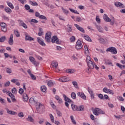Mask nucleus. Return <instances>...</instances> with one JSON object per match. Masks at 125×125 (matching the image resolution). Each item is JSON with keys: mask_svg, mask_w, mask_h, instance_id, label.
<instances>
[{"mask_svg": "<svg viewBox=\"0 0 125 125\" xmlns=\"http://www.w3.org/2000/svg\"><path fill=\"white\" fill-rule=\"evenodd\" d=\"M52 33L50 31H48L45 34V40L47 42H52V43H54L55 42L57 43V44H60L61 42L59 41V39L57 37V36H54L51 38Z\"/></svg>", "mask_w": 125, "mask_h": 125, "instance_id": "nucleus-1", "label": "nucleus"}, {"mask_svg": "<svg viewBox=\"0 0 125 125\" xmlns=\"http://www.w3.org/2000/svg\"><path fill=\"white\" fill-rule=\"evenodd\" d=\"M94 115L95 116H99L100 114L102 115H105V111L100 109L99 108L96 107L93 111Z\"/></svg>", "mask_w": 125, "mask_h": 125, "instance_id": "nucleus-2", "label": "nucleus"}, {"mask_svg": "<svg viewBox=\"0 0 125 125\" xmlns=\"http://www.w3.org/2000/svg\"><path fill=\"white\" fill-rule=\"evenodd\" d=\"M75 48L77 50H79V49H82V48H83V42L81 41L80 40H78L76 42Z\"/></svg>", "mask_w": 125, "mask_h": 125, "instance_id": "nucleus-3", "label": "nucleus"}, {"mask_svg": "<svg viewBox=\"0 0 125 125\" xmlns=\"http://www.w3.org/2000/svg\"><path fill=\"white\" fill-rule=\"evenodd\" d=\"M106 51L108 52V51L109 52H111V53H113V54H117L118 53V51H117V49L114 47H110L106 49Z\"/></svg>", "mask_w": 125, "mask_h": 125, "instance_id": "nucleus-4", "label": "nucleus"}, {"mask_svg": "<svg viewBox=\"0 0 125 125\" xmlns=\"http://www.w3.org/2000/svg\"><path fill=\"white\" fill-rule=\"evenodd\" d=\"M29 60L30 62H32V64L36 67L40 65V63L36 61L35 58L32 56L29 57Z\"/></svg>", "mask_w": 125, "mask_h": 125, "instance_id": "nucleus-5", "label": "nucleus"}, {"mask_svg": "<svg viewBox=\"0 0 125 125\" xmlns=\"http://www.w3.org/2000/svg\"><path fill=\"white\" fill-rule=\"evenodd\" d=\"M77 95L79 97H81L83 100H86V96L83 92H78L77 93Z\"/></svg>", "mask_w": 125, "mask_h": 125, "instance_id": "nucleus-6", "label": "nucleus"}, {"mask_svg": "<svg viewBox=\"0 0 125 125\" xmlns=\"http://www.w3.org/2000/svg\"><path fill=\"white\" fill-rule=\"evenodd\" d=\"M7 93H8V95L11 97L12 102H16V99H15L14 95L11 93L10 91H8Z\"/></svg>", "mask_w": 125, "mask_h": 125, "instance_id": "nucleus-7", "label": "nucleus"}, {"mask_svg": "<svg viewBox=\"0 0 125 125\" xmlns=\"http://www.w3.org/2000/svg\"><path fill=\"white\" fill-rule=\"evenodd\" d=\"M87 66L88 67V68H89V69H94V64H95V63H93V62H92V61H89V62H87Z\"/></svg>", "mask_w": 125, "mask_h": 125, "instance_id": "nucleus-8", "label": "nucleus"}, {"mask_svg": "<svg viewBox=\"0 0 125 125\" xmlns=\"http://www.w3.org/2000/svg\"><path fill=\"white\" fill-rule=\"evenodd\" d=\"M114 5H115L116 7H121L122 8H125V5H124V4L120 2H115L114 3Z\"/></svg>", "mask_w": 125, "mask_h": 125, "instance_id": "nucleus-9", "label": "nucleus"}, {"mask_svg": "<svg viewBox=\"0 0 125 125\" xmlns=\"http://www.w3.org/2000/svg\"><path fill=\"white\" fill-rule=\"evenodd\" d=\"M37 41L39 44L42 46H45L46 45L45 43H44V42L42 39H41V38L40 37L37 38Z\"/></svg>", "mask_w": 125, "mask_h": 125, "instance_id": "nucleus-10", "label": "nucleus"}, {"mask_svg": "<svg viewBox=\"0 0 125 125\" xmlns=\"http://www.w3.org/2000/svg\"><path fill=\"white\" fill-rule=\"evenodd\" d=\"M62 96L64 99V101H65V102H68V103H73V101H72L71 99H70V98H68L67 97V96H66V95L65 94H63Z\"/></svg>", "mask_w": 125, "mask_h": 125, "instance_id": "nucleus-11", "label": "nucleus"}, {"mask_svg": "<svg viewBox=\"0 0 125 125\" xmlns=\"http://www.w3.org/2000/svg\"><path fill=\"white\" fill-rule=\"evenodd\" d=\"M59 82L61 83H66V82H69L68 78L66 76H63L62 77L60 78L59 79Z\"/></svg>", "mask_w": 125, "mask_h": 125, "instance_id": "nucleus-12", "label": "nucleus"}, {"mask_svg": "<svg viewBox=\"0 0 125 125\" xmlns=\"http://www.w3.org/2000/svg\"><path fill=\"white\" fill-rule=\"evenodd\" d=\"M75 27L77 29V30H79V31H80V32H82V33H85L84 29H83V28L80 26V25L77 24H74Z\"/></svg>", "mask_w": 125, "mask_h": 125, "instance_id": "nucleus-13", "label": "nucleus"}, {"mask_svg": "<svg viewBox=\"0 0 125 125\" xmlns=\"http://www.w3.org/2000/svg\"><path fill=\"white\" fill-rule=\"evenodd\" d=\"M8 43L10 45H13V43H14L13 41V34H11L8 40Z\"/></svg>", "mask_w": 125, "mask_h": 125, "instance_id": "nucleus-14", "label": "nucleus"}, {"mask_svg": "<svg viewBox=\"0 0 125 125\" xmlns=\"http://www.w3.org/2000/svg\"><path fill=\"white\" fill-rule=\"evenodd\" d=\"M55 99H56V100H57L58 103L59 104H62V103H63V100L62 99V98H60L58 95H56L55 96Z\"/></svg>", "mask_w": 125, "mask_h": 125, "instance_id": "nucleus-15", "label": "nucleus"}, {"mask_svg": "<svg viewBox=\"0 0 125 125\" xmlns=\"http://www.w3.org/2000/svg\"><path fill=\"white\" fill-rule=\"evenodd\" d=\"M7 114L9 115H13V116H15V115H17V112L15 111H13L12 110H9L8 108L6 109Z\"/></svg>", "mask_w": 125, "mask_h": 125, "instance_id": "nucleus-16", "label": "nucleus"}, {"mask_svg": "<svg viewBox=\"0 0 125 125\" xmlns=\"http://www.w3.org/2000/svg\"><path fill=\"white\" fill-rule=\"evenodd\" d=\"M22 99L24 102H27L29 100V97L26 93H23L22 95Z\"/></svg>", "mask_w": 125, "mask_h": 125, "instance_id": "nucleus-17", "label": "nucleus"}, {"mask_svg": "<svg viewBox=\"0 0 125 125\" xmlns=\"http://www.w3.org/2000/svg\"><path fill=\"white\" fill-rule=\"evenodd\" d=\"M104 20L105 22H111V19L108 17V16L106 14L104 15Z\"/></svg>", "mask_w": 125, "mask_h": 125, "instance_id": "nucleus-18", "label": "nucleus"}, {"mask_svg": "<svg viewBox=\"0 0 125 125\" xmlns=\"http://www.w3.org/2000/svg\"><path fill=\"white\" fill-rule=\"evenodd\" d=\"M20 24L21 26L23 27L24 29H27V28H28V26H27L26 23H25L24 21H23L22 20H20Z\"/></svg>", "mask_w": 125, "mask_h": 125, "instance_id": "nucleus-19", "label": "nucleus"}, {"mask_svg": "<svg viewBox=\"0 0 125 125\" xmlns=\"http://www.w3.org/2000/svg\"><path fill=\"white\" fill-rule=\"evenodd\" d=\"M25 40L29 41V42H32V41H35V39L33 38L29 35H25Z\"/></svg>", "mask_w": 125, "mask_h": 125, "instance_id": "nucleus-20", "label": "nucleus"}, {"mask_svg": "<svg viewBox=\"0 0 125 125\" xmlns=\"http://www.w3.org/2000/svg\"><path fill=\"white\" fill-rule=\"evenodd\" d=\"M38 106L36 107V110L37 112H39L40 111L41 108H44V106H43V105H42V104L41 103H38Z\"/></svg>", "mask_w": 125, "mask_h": 125, "instance_id": "nucleus-21", "label": "nucleus"}, {"mask_svg": "<svg viewBox=\"0 0 125 125\" xmlns=\"http://www.w3.org/2000/svg\"><path fill=\"white\" fill-rule=\"evenodd\" d=\"M71 106L73 111L78 110V105L71 104Z\"/></svg>", "mask_w": 125, "mask_h": 125, "instance_id": "nucleus-22", "label": "nucleus"}, {"mask_svg": "<svg viewBox=\"0 0 125 125\" xmlns=\"http://www.w3.org/2000/svg\"><path fill=\"white\" fill-rule=\"evenodd\" d=\"M51 65L52 67H54V68H57V67H58V62L56 61H53L52 62Z\"/></svg>", "mask_w": 125, "mask_h": 125, "instance_id": "nucleus-23", "label": "nucleus"}, {"mask_svg": "<svg viewBox=\"0 0 125 125\" xmlns=\"http://www.w3.org/2000/svg\"><path fill=\"white\" fill-rule=\"evenodd\" d=\"M29 103H30V104H37V103H38L36 102V101H35V99H34V98L31 97L29 99Z\"/></svg>", "mask_w": 125, "mask_h": 125, "instance_id": "nucleus-24", "label": "nucleus"}, {"mask_svg": "<svg viewBox=\"0 0 125 125\" xmlns=\"http://www.w3.org/2000/svg\"><path fill=\"white\" fill-rule=\"evenodd\" d=\"M26 121L30 122L31 123H34V119L31 116L29 115L28 118H26Z\"/></svg>", "mask_w": 125, "mask_h": 125, "instance_id": "nucleus-25", "label": "nucleus"}, {"mask_svg": "<svg viewBox=\"0 0 125 125\" xmlns=\"http://www.w3.org/2000/svg\"><path fill=\"white\" fill-rule=\"evenodd\" d=\"M67 32L68 33H70V32H72L73 31V29L72 28V25L70 24H67Z\"/></svg>", "mask_w": 125, "mask_h": 125, "instance_id": "nucleus-26", "label": "nucleus"}, {"mask_svg": "<svg viewBox=\"0 0 125 125\" xmlns=\"http://www.w3.org/2000/svg\"><path fill=\"white\" fill-rule=\"evenodd\" d=\"M34 23H39V21H38L36 19H32L30 21V24L31 25H32V26H34Z\"/></svg>", "mask_w": 125, "mask_h": 125, "instance_id": "nucleus-27", "label": "nucleus"}, {"mask_svg": "<svg viewBox=\"0 0 125 125\" xmlns=\"http://www.w3.org/2000/svg\"><path fill=\"white\" fill-rule=\"evenodd\" d=\"M84 39L86 41H87V42H92V40H91V39H90V37H89V36H88V35L84 36Z\"/></svg>", "mask_w": 125, "mask_h": 125, "instance_id": "nucleus-28", "label": "nucleus"}, {"mask_svg": "<svg viewBox=\"0 0 125 125\" xmlns=\"http://www.w3.org/2000/svg\"><path fill=\"white\" fill-rule=\"evenodd\" d=\"M46 86H45V85H42L41 87V90L42 92H45L46 91Z\"/></svg>", "mask_w": 125, "mask_h": 125, "instance_id": "nucleus-29", "label": "nucleus"}, {"mask_svg": "<svg viewBox=\"0 0 125 125\" xmlns=\"http://www.w3.org/2000/svg\"><path fill=\"white\" fill-rule=\"evenodd\" d=\"M84 108L83 105H80L77 107V111L79 112H81V111H83Z\"/></svg>", "mask_w": 125, "mask_h": 125, "instance_id": "nucleus-30", "label": "nucleus"}, {"mask_svg": "<svg viewBox=\"0 0 125 125\" xmlns=\"http://www.w3.org/2000/svg\"><path fill=\"white\" fill-rule=\"evenodd\" d=\"M96 27L97 29H98V30L100 33H103V30H102V27H101V26H99L98 25H96Z\"/></svg>", "mask_w": 125, "mask_h": 125, "instance_id": "nucleus-31", "label": "nucleus"}, {"mask_svg": "<svg viewBox=\"0 0 125 125\" xmlns=\"http://www.w3.org/2000/svg\"><path fill=\"white\" fill-rule=\"evenodd\" d=\"M29 3L33 6H38V3L36 2H33L32 0H29Z\"/></svg>", "mask_w": 125, "mask_h": 125, "instance_id": "nucleus-32", "label": "nucleus"}, {"mask_svg": "<svg viewBox=\"0 0 125 125\" xmlns=\"http://www.w3.org/2000/svg\"><path fill=\"white\" fill-rule=\"evenodd\" d=\"M70 119L73 125H77V122H76V121L74 119V116H73V115L70 116Z\"/></svg>", "mask_w": 125, "mask_h": 125, "instance_id": "nucleus-33", "label": "nucleus"}, {"mask_svg": "<svg viewBox=\"0 0 125 125\" xmlns=\"http://www.w3.org/2000/svg\"><path fill=\"white\" fill-rule=\"evenodd\" d=\"M5 11L7 13H8L9 14H10V13L12 12V11L9 7H7V8H5Z\"/></svg>", "mask_w": 125, "mask_h": 125, "instance_id": "nucleus-34", "label": "nucleus"}, {"mask_svg": "<svg viewBox=\"0 0 125 125\" xmlns=\"http://www.w3.org/2000/svg\"><path fill=\"white\" fill-rule=\"evenodd\" d=\"M6 40L5 36H2L0 38V42H3Z\"/></svg>", "mask_w": 125, "mask_h": 125, "instance_id": "nucleus-35", "label": "nucleus"}, {"mask_svg": "<svg viewBox=\"0 0 125 125\" xmlns=\"http://www.w3.org/2000/svg\"><path fill=\"white\" fill-rule=\"evenodd\" d=\"M39 32L38 33V36H39V37H41V36L42 35V34H43V32H42V28H39Z\"/></svg>", "mask_w": 125, "mask_h": 125, "instance_id": "nucleus-36", "label": "nucleus"}, {"mask_svg": "<svg viewBox=\"0 0 125 125\" xmlns=\"http://www.w3.org/2000/svg\"><path fill=\"white\" fill-rule=\"evenodd\" d=\"M70 41L71 42H74L76 41V37L75 36H72L70 38Z\"/></svg>", "mask_w": 125, "mask_h": 125, "instance_id": "nucleus-37", "label": "nucleus"}, {"mask_svg": "<svg viewBox=\"0 0 125 125\" xmlns=\"http://www.w3.org/2000/svg\"><path fill=\"white\" fill-rule=\"evenodd\" d=\"M71 98L72 99H76L77 98V96L76 95V93L75 92H72L71 93Z\"/></svg>", "mask_w": 125, "mask_h": 125, "instance_id": "nucleus-38", "label": "nucleus"}, {"mask_svg": "<svg viewBox=\"0 0 125 125\" xmlns=\"http://www.w3.org/2000/svg\"><path fill=\"white\" fill-rule=\"evenodd\" d=\"M1 30L3 33H6V32H7V27H6V26L5 27H1Z\"/></svg>", "mask_w": 125, "mask_h": 125, "instance_id": "nucleus-39", "label": "nucleus"}, {"mask_svg": "<svg viewBox=\"0 0 125 125\" xmlns=\"http://www.w3.org/2000/svg\"><path fill=\"white\" fill-rule=\"evenodd\" d=\"M39 19H42L43 20H47V18H46V17L42 15L39 16Z\"/></svg>", "mask_w": 125, "mask_h": 125, "instance_id": "nucleus-40", "label": "nucleus"}, {"mask_svg": "<svg viewBox=\"0 0 125 125\" xmlns=\"http://www.w3.org/2000/svg\"><path fill=\"white\" fill-rule=\"evenodd\" d=\"M49 117H50V119L52 123H54V117L52 114H49Z\"/></svg>", "mask_w": 125, "mask_h": 125, "instance_id": "nucleus-41", "label": "nucleus"}, {"mask_svg": "<svg viewBox=\"0 0 125 125\" xmlns=\"http://www.w3.org/2000/svg\"><path fill=\"white\" fill-rule=\"evenodd\" d=\"M72 84L76 88H78V83L76 81L72 82Z\"/></svg>", "mask_w": 125, "mask_h": 125, "instance_id": "nucleus-42", "label": "nucleus"}, {"mask_svg": "<svg viewBox=\"0 0 125 125\" xmlns=\"http://www.w3.org/2000/svg\"><path fill=\"white\" fill-rule=\"evenodd\" d=\"M6 71L8 74H11V73H12V70H11V68H6Z\"/></svg>", "mask_w": 125, "mask_h": 125, "instance_id": "nucleus-43", "label": "nucleus"}, {"mask_svg": "<svg viewBox=\"0 0 125 125\" xmlns=\"http://www.w3.org/2000/svg\"><path fill=\"white\" fill-rule=\"evenodd\" d=\"M14 34L17 38H19V37H20V34H19L18 31L15 30Z\"/></svg>", "mask_w": 125, "mask_h": 125, "instance_id": "nucleus-44", "label": "nucleus"}, {"mask_svg": "<svg viewBox=\"0 0 125 125\" xmlns=\"http://www.w3.org/2000/svg\"><path fill=\"white\" fill-rule=\"evenodd\" d=\"M66 72L68 74H73V73H74V70L73 69H67Z\"/></svg>", "mask_w": 125, "mask_h": 125, "instance_id": "nucleus-45", "label": "nucleus"}, {"mask_svg": "<svg viewBox=\"0 0 125 125\" xmlns=\"http://www.w3.org/2000/svg\"><path fill=\"white\" fill-rule=\"evenodd\" d=\"M62 10H63V12L64 13H65V14H68V13H69V11L64 9V8H63V7H61Z\"/></svg>", "mask_w": 125, "mask_h": 125, "instance_id": "nucleus-46", "label": "nucleus"}, {"mask_svg": "<svg viewBox=\"0 0 125 125\" xmlns=\"http://www.w3.org/2000/svg\"><path fill=\"white\" fill-rule=\"evenodd\" d=\"M0 25L1 27V28H4L6 27V23L4 22H1L0 23Z\"/></svg>", "mask_w": 125, "mask_h": 125, "instance_id": "nucleus-47", "label": "nucleus"}, {"mask_svg": "<svg viewBox=\"0 0 125 125\" xmlns=\"http://www.w3.org/2000/svg\"><path fill=\"white\" fill-rule=\"evenodd\" d=\"M19 93H20V94H21V95H22V94L24 93V89L21 88H20L19 90Z\"/></svg>", "mask_w": 125, "mask_h": 125, "instance_id": "nucleus-48", "label": "nucleus"}, {"mask_svg": "<svg viewBox=\"0 0 125 125\" xmlns=\"http://www.w3.org/2000/svg\"><path fill=\"white\" fill-rule=\"evenodd\" d=\"M7 4L8 6H9V7H10V8H11L12 9H13V8H14L13 4H12V3H11V2H7Z\"/></svg>", "mask_w": 125, "mask_h": 125, "instance_id": "nucleus-49", "label": "nucleus"}, {"mask_svg": "<svg viewBox=\"0 0 125 125\" xmlns=\"http://www.w3.org/2000/svg\"><path fill=\"white\" fill-rule=\"evenodd\" d=\"M47 84L48 86H51L52 84H53V83L52 82V81L50 80L48 82Z\"/></svg>", "mask_w": 125, "mask_h": 125, "instance_id": "nucleus-50", "label": "nucleus"}, {"mask_svg": "<svg viewBox=\"0 0 125 125\" xmlns=\"http://www.w3.org/2000/svg\"><path fill=\"white\" fill-rule=\"evenodd\" d=\"M103 90L104 92H105V93H108L109 91V89H107V87H104Z\"/></svg>", "mask_w": 125, "mask_h": 125, "instance_id": "nucleus-51", "label": "nucleus"}, {"mask_svg": "<svg viewBox=\"0 0 125 125\" xmlns=\"http://www.w3.org/2000/svg\"><path fill=\"white\" fill-rule=\"evenodd\" d=\"M109 22H110V25H112V26L115 24V19H114V17H113V19H112Z\"/></svg>", "mask_w": 125, "mask_h": 125, "instance_id": "nucleus-52", "label": "nucleus"}, {"mask_svg": "<svg viewBox=\"0 0 125 125\" xmlns=\"http://www.w3.org/2000/svg\"><path fill=\"white\" fill-rule=\"evenodd\" d=\"M5 87H7V86H9L10 85V82L9 81L5 83H4Z\"/></svg>", "mask_w": 125, "mask_h": 125, "instance_id": "nucleus-53", "label": "nucleus"}, {"mask_svg": "<svg viewBox=\"0 0 125 125\" xmlns=\"http://www.w3.org/2000/svg\"><path fill=\"white\" fill-rule=\"evenodd\" d=\"M98 97L101 100H104V96H103V95L102 94H99L98 95Z\"/></svg>", "mask_w": 125, "mask_h": 125, "instance_id": "nucleus-54", "label": "nucleus"}, {"mask_svg": "<svg viewBox=\"0 0 125 125\" xmlns=\"http://www.w3.org/2000/svg\"><path fill=\"white\" fill-rule=\"evenodd\" d=\"M117 99H118V100H119V101H124L125 99H124V98H123V97L122 96H119L117 97Z\"/></svg>", "mask_w": 125, "mask_h": 125, "instance_id": "nucleus-55", "label": "nucleus"}, {"mask_svg": "<svg viewBox=\"0 0 125 125\" xmlns=\"http://www.w3.org/2000/svg\"><path fill=\"white\" fill-rule=\"evenodd\" d=\"M100 42H101V43H105V40H104V39L103 38H100L99 39Z\"/></svg>", "mask_w": 125, "mask_h": 125, "instance_id": "nucleus-56", "label": "nucleus"}, {"mask_svg": "<svg viewBox=\"0 0 125 125\" xmlns=\"http://www.w3.org/2000/svg\"><path fill=\"white\" fill-rule=\"evenodd\" d=\"M18 116L20 118H23L24 117V114L23 112H20L18 113Z\"/></svg>", "mask_w": 125, "mask_h": 125, "instance_id": "nucleus-57", "label": "nucleus"}, {"mask_svg": "<svg viewBox=\"0 0 125 125\" xmlns=\"http://www.w3.org/2000/svg\"><path fill=\"white\" fill-rule=\"evenodd\" d=\"M81 20H82V18H81V17H76V21H77V22H81Z\"/></svg>", "mask_w": 125, "mask_h": 125, "instance_id": "nucleus-58", "label": "nucleus"}, {"mask_svg": "<svg viewBox=\"0 0 125 125\" xmlns=\"http://www.w3.org/2000/svg\"><path fill=\"white\" fill-rule=\"evenodd\" d=\"M24 8L26 9V10H29V9H30V8H31L30 7V6H29V5L26 4L24 6Z\"/></svg>", "mask_w": 125, "mask_h": 125, "instance_id": "nucleus-59", "label": "nucleus"}, {"mask_svg": "<svg viewBox=\"0 0 125 125\" xmlns=\"http://www.w3.org/2000/svg\"><path fill=\"white\" fill-rule=\"evenodd\" d=\"M30 77H31L32 80H34V81H36V80H37L36 76L34 75V74H31V75H30Z\"/></svg>", "mask_w": 125, "mask_h": 125, "instance_id": "nucleus-60", "label": "nucleus"}, {"mask_svg": "<svg viewBox=\"0 0 125 125\" xmlns=\"http://www.w3.org/2000/svg\"><path fill=\"white\" fill-rule=\"evenodd\" d=\"M12 93H16L17 92V90L16 89V88H13L12 89Z\"/></svg>", "mask_w": 125, "mask_h": 125, "instance_id": "nucleus-61", "label": "nucleus"}, {"mask_svg": "<svg viewBox=\"0 0 125 125\" xmlns=\"http://www.w3.org/2000/svg\"><path fill=\"white\" fill-rule=\"evenodd\" d=\"M107 93H109V94H111L112 95H114V91L111 89L108 90V92Z\"/></svg>", "mask_w": 125, "mask_h": 125, "instance_id": "nucleus-62", "label": "nucleus"}, {"mask_svg": "<svg viewBox=\"0 0 125 125\" xmlns=\"http://www.w3.org/2000/svg\"><path fill=\"white\" fill-rule=\"evenodd\" d=\"M86 61L87 63L89 62V61H91V60H90V57L89 56H87Z\"/></svg>", "mask_w": 125, "mask_h": 125, "instance_id": "nucleus-63", "label": "nucleus"}, {"mask_svg": "<svg viewBox=\"0 0 125 125\" xmlns=\"http://www.w3.org/2000/svg\"><path fill=\"white\" fill-rule=\"evenodd\" d=\"M115 118H116V119H117V120H120L122 119V116L121 115H118V116H116V115H114Z\"/></svg>", "mask_w": 125, "mask_h": 125, "instance_id": "nucleus-64", "label": "nucleus"}]
</instances>
